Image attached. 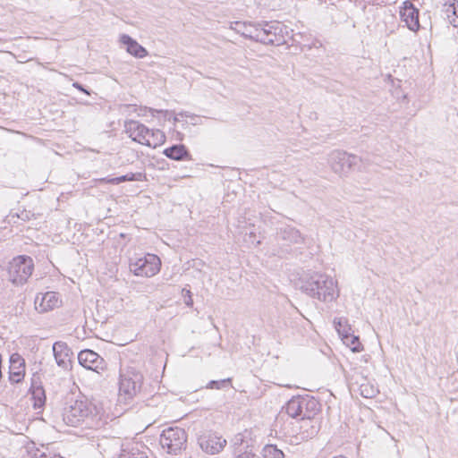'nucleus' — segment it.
<instances>
[{
	"mask_svg": "<svg viewBox=\"0 0 458 458\" xmlns=\"http://www.w3.org/2000/svg\"><path fill=\"white\" fill-rule=\"evenodd\" d=\"M232 378H225L220 380H210L206 388L208 389H224L231 386Z\"/></svg>",
	"mask_w": 458,
	"mask_h": 458,
	"instance_id": "c85d7f7f",
	"label": "nucleus"
},
{
	"mask_svg": "<svg viewBox=\"0 0 458 458\" xmlns=\"http://www.w3.org/2000/svg\"><path fill=\"white\" fill-rule=\"evenodd\" d=\"M257 26L258 42L262 44L281 46L286 43L287 38H290L288 28L280 21H258Z\"/></svg>",
	"mask_w": 458,
	"mask_h": 458,
	"instance_id": "39448f33",
	"label": "nucleus"
},
{
	"mask_svg": "<svg viewBox=\"0 0 458 458\" xmlns=\"http://www.w3.org/2000/svg\"><path fill=\"white\" fill-rule=\"evenodd\" d=\"M160 267V259L150 253L140 258H131L129 262L130 271L137 276H154L159 272Z\"/></svg>",
	"mask_w": 458,
	"mask_h": 458,
	"instance_id": "6e6552de",
	"label": "nucleus"
},
{
	"mask_svg": "<svg viewBox=\"0 0 458 458\" xmlns=\"http://www.w3.org/2000/svg\"><path fill=\"white\" fill-rule=\"evenodd\" d=\"M16 216L17 218L22 220V221H29L31 219V217L34 216V214L30 211L22 210L21 213H16L15 215H13L12 217L13 218Z\"/></svg>",
	"mask_w": 458,
	"mask_h": 458,
	"instance_id": "c9c22d12",
	"label": "nucleus"
},
{
	"mask_svg": "<svg viewBox=\"0 0 458 458\" xmlns=\"http://www.w3.org/2000/svg\"><path fill=\"white\" fill-rule=\"evenodd\" d=\"M34 271L33 259L28 255L14 257L8 265V280L15 286H21L28 282Z\"/></svg>",
	"mask_w": 458,
	"mask_h": 458,
	"instance_id": "423d86ee",
	"label": "nucleus"
},
{
	"mask_svg": "<svg viewBox=\"0 0 458 458\" xmlns=\"http://www.w3.org/2000/svg\"><path fill=\"white\" fill-rule=\"evenodd\" d=\"M29 454L32 458H48L50 451L48 447L42 445V448H30Z\"/></svg>",
	"mask_w": 458,
	"mask_h": 458,
	"instance_id": "7c9ffc66",
	"label": "nucleus"
},
{
	"mask_svg": "<svg viewBox=\"0 0 458 458\" xmlns=\"http://www.w3.org/2000/svg\"><path fill=\"white\" fill-rule=\"evenodd\" d=\"M178 115L186 116V117L190 116L187 112H181L178 114ZM172 121L174 122V123L179 122V118H178L177 114H174V111H173V114H172Z\"/></svg>",
	"mask_w": 458,
	"mask_h": 458,
	"instance_id": "ea45409f",
	"label": "nucleus"
},
{
	"mask_svg": "<svg viewBox=\"0 0 458 458\" xmlns=\"http://www.w3.org/2000/svg\"><path fill=\"white\" fill-rule=\"evenodd\" d=\"M285 412L292 418L302 420L305 417L318 415L320 403L309 394L293 396L284 406Z\"/></svg>",
	"mask_w": 458,
	"mask_h": 458,
	"instance_id": "20e7f679",
	"label": "nucleus"
},
{
	"mask_svg": "<svg viewBox=\"0 0 458 458\" xmlns=\"http://www.w3.org/2000/svg\"><path fill=\"white\" fill-rule=\"evenodd\" d=\"M100 181L101 182H105L106 183H110V184H119V183H121L120 176H118V177H106V178L100 179Z\"/></svg>",
	"mask_w": 458,
	"mask_h": 458,
	"instance_id": "4c0bfd02",
	"label": "nucleus"
},
{
	"mask_svg": "<svg viewBox=\"0 0 458 458\" xmlns=\"http://www.w3.org/2000/svg\"><path fill=\"white\" fill-rule=\"evenodd\" d=\"M148 110H149L150 114H152V116H156L157 114H162V116L165 120H168V121L172 120L173 111L155 109V108H149Z\"/></svg>",
	"mask_w": 458,
	"mask_h": 458,
	"instance_id": "72a5a7b5",
	"label": "nucleus"
},
{
	"mask_svg": "<svg viewBox=\"0 0 458 458\" xmlns=\"http://www.w3.org/2000/svg\"><path fill=\"white\" fill-rule=\"evenodd\" d=\"M163 155L174 161H191L192 156L188 148L182 143L174 144L163 150Z\"/></svg>",
	"mask_w": 458,
	"mask_h": 458,
	"instance_id": "6ab92c4d",
	"label": "nucleus"
},
{
	"mask_svg": "<svg viewBox=\"0 0 458 458\" xmlns=\"http://www.w3.org/2000/svg\"><path fill=\"white\" fill-rule=\"evenodd\" d=\"M233 441L234 446L233 453L237 448H242V450L246 449V445H243V437L241 434L235 436Z\"/></svg>",
	"mask_w": 458,
	"mask_h": 458,
	"instance_id": "e433bc0d",
	"label": "nucleus"
},
{
	"mask_svg": "<svg viewBox=\"0 0 458 458\" xmlns=\"http://www.w3.org/2000/svg\"><path fill=\"white\" fill-rule=\"evenodd\" d=\"M145 145L150 148H157L165 141V133L158 129H148Z\"/></svg>",
	"mask_w": 458,
	"mask_h": 458,
	"instance_id": "4be33fe9",
	"label": "nucleus"
},
{
	"mask_svg": "<svg viewBox=\"0 0 458 458\" xmlns=\"http://www.w3.org/2000/svg\"><path fill=\"white\" fill-rule=\"evenodd\" d=\"M299 431L293 436L296 443L307 441L315 437L321 427V420L318 415L305 417L299 420Z\"/></svg>",
	"mask_w": 458,
	"mask_h": 458,
	"instance_id": "9b49d317",
	"label": "nucleus"
},
{
	"mask_svg": "<svg viewBox=\"0 0 458 458\" xmlns=\"http://www.w3.org/2000/svg\"><path fill=\"white\" fill-rule=\"evenodd\" d=\"M120 42L126 47L127 52L136 58H144L148 54L144 47L127 34L120 36Z\"/></svg>",
	"mask_w": 458,
	"mask_h": 458,
	"instance_id": "412c9836",
	"label": "nucleus"
},
{
	"mask_svg": "<svg viewBox=\"0 0 458 458\" xmlns=\"http://www.w3.org/2000/svg\"><path fill=\"white\" fill-rule=\"evenodd\" d=\"M263 458H284V454L276 445H266L261 451Z\"/></svg>",
	"mask_w": 458,
	"mask_h": 458,
	"instance_id": "393cba45",
	"label": "nucleus"
},
{
	"mask_svg": "<svg viewBox=\"0 0 458 458\" xmlns=\"http://www.w3.org/2000/svg\"><path fill=\"white\" fill-rule=\"evenodd\" d=\"M78 361L86 369L93 370L97 373L106 369V360L96 352L90 349H84L78 353Z\"/></svg>",
	"mask_w": 458,
	"mask_h": 458,
	"instance_id": "ddd939ff",
	"label": "nucleus"
},
{
	"mask_svg": "<svg viewBox=\"0 0 458 458\" xmlns=\"http://www.w3.org/2000/svg\"><path fill=\"white\" fill-rule=\"evenodd\" d=\"M334 325L341 338L344 337V335H347L352 331L347 319L344 318H335Z\"/></svg>",
	"mask_w": 458,
	"mask_h": 458,
	"instance_id": "bb28decb",
	"label": "nucleus"
},
{
	"mask_svg": "<svg viewBox=\"0 0 458 458\" xmlns=\"http://www.w3.org/2000/svg\"><path fill=\"white\" fill-rule=\"evenodd\" d=\"M72 86L77 89L78 90L85 93L86 95H90V92L89 89H87L80 82H73Z\"/></svg>",
	"mask_w": 458,
	"mask_h": 458,
	"instance_id": "58836bf2",
	"label": "nucleus"
},
{
	"mask_svg": "<svg viewBox=\"0 0 458 458\" xmlns=\"http://www.w3.org/2000/svg\"><path fill=\"white\" fill-rule=\"evenodd\" d=\"M142 382V374L133 369L122 372L119 379L120 396L131 400L140 391Z\"/></svg>",
	"mask_w": 458,
	"mask_h": 458,
	"instance_id": "1a4fd4ad",
	"label": "nucleus"
},
{
	"mask_svg": "<svg viewBox=\"0 0 458 458\" xmlns=\"http://www.w3.org/2000/svg\"><path fill=\"white\" fill-rule=\"evenodd\" d=\"M336 283L329 276L318 272H307L300 277V290L312 299L331 302L338 296Z\"/></svg>",
	"mask_w": 458,
	"mask_h": 458,
	"instance_id": "f257e3e1",
	"label": "nucleus"
},
{
	"mask_svg": "<svg viewBox=\"0 0 458 458\" xmlns=\"http://www.w3.org/2000/svg\"><path fill=\"white\" fill-rule=\"evenodd\" d=\"M146 179L144 173H128L124 175L120 176L121 182H142Z\"/></svg>",
	"mask_w": 458,
	"mask_h": 458,
	"instance_id": "c756f323",
	"label": "nucleus"
},
{
	"mask_svg": "<svg viewBox=\"0 0 458 458\" xmlns=\"http://www.w3.org/2000/svg\"><path fill=\"white\" fill-rule=\"evenodd\" d=\"M120 109H121V110H123V109H124V110H129V111H131V109H132L133 111H135V110H136V108H135V106H134V105H123V106H121Z\"/></svg>",
	"mask_w": 458,
	"mask_h": 458,
	"instance_id": "a19ab883",
	"label": "nucleus"
},
{
	"mask_svg": "<svg viewBox=\"0 0 458 458\" xmlns=\"http://www.w3.org/2000/svg\"><path fill=\"white\" fill-rule=\"evenodd\" d=\"M419 9L410 1H405L400 10V16L411 31H418L420 28L419 21Z\"/></svg>",
	"mask_w": 458,
	"mask_h": 458,
	"instance_id": "dca6fc26",
	"label": "nucleus"
},
{
	"mask_svg": "<svg viewBox=\"0 0 458 458\" xmlns=\"http://www.w3.org/2000/svg\"><path fill=\"white\" fill-rule=\"evenodd\" d=\"M378 393V389L369 382H365L360 386V394L364 398H373Z\"/></svg>",
	"mask_w": 458,
	"mask_h": 458,
	"instance_id": "a878e982",
	"label": "nucleus"
},
{
	"mask_svg": "<svg viewBox=\"0 0 458 458\" xmlns=\"http://www.w3.org/2000/svg\"><path fill=\"white\" fill-rule=\"evenodd\" d=\"M182 293L184 304L187 307H192L193 306V299H192V293H191V290L183 288L182 290Z\"/></svg>",
	"mask_w": 458,
	"mask_h": 458,
	"instance_id": "f704fd0d",
	"label": "nucleus"
},
{
	"mask_svg": "<svg viewBox=\"0 0 458 458\" xmlns=\"http://www.w3.org/2000/svg\"><path fill=\"white\" fill-rule=\"evenodd\" d=\"M201 450L209 454H218L226 445V440L212 431H204L198 436Z\"/></svg>",
	"mask_w": 458,
	"mask_h": 458,
	"instance_id": "f8f14e48",
	"label": "nucleus"
},
{
	"mask_svg": "<svg viewBox=\"0 0 458 458\" xmlns=\"http://www.w3.org/2000/svg\"><path fill=\"white\" fill-rule=\"evenodd\" d=\"M446 13H452V16L448 14L449 21L454 27H458V1L454 0L447 7Z\"/></svg>",
	"mask_w": 458,
	"mask_h": 458,
	"instance_id": "cd10ccee",
	"label": "nucleus"
},
{
	"mask_svg": "<svg viewBox=\"0 0 458 458\" xmlns=\"http://www.w3.org/2000/svg\"><path fill=\"white\" fill-rule=\"evenodd\" d=\"M125 131L129 134V137L140 144L145 145L147 134H148V128L143 123L130 120L124 123Z\"/></svg>",
	"mask_w": 458,
	"mask_h": 458,
	"instance_id": "a211bd4d",
	"label": "nucleus"
},
{
	"mask_svg": "<svg viewBox=\"0 0 458 458\" xmlns=\"http://www.w3.org/2000/svg\"><path fill=\"white\" fill-rule=\"evenodd\" d=\"M237 25H242V35L246 38H250L251 40L258 42L259 38V26H257V22H236Z\"/></svg>",
	"mask_w": 458,
	"mask_h": 458,
	"instance_id": "5701e85b",
	"label": "nucleus"
},
{
	"mask_svg": "<svg viewBox=\"0 0 458 458\" xmlns=\"http://www.w3.org/2000/svg\"><path fill=\"white\" fill-rule=\"evenodd\" d=\"M9 380L12 384L21 383L25 376V360L19 353L10 356Z\"/></svg>",
	"mask_w": 458,
	"mask_h": 458,
	"instance_id": "f3484780",
	"label": "nucleus"
},
{
	"mask_svg": "<svg viewBox=\"0 0 458 458\" xmlns=\"http://www.w3.org/2000/svg\"><path fill=\"white\" fill-rule=\"evenodd\" d=\"M35 309L38 313H46L62 304L59 299V293L56 292H47L45 293H38L35 301Z\"/></svg>",
	"mask_w": 458,
	"mask_h": 458,
	"instance_id": "4468645a",
	"label": "nucleus"
},
{
	"mask_svg": "<svg viewBox=\"0 0 458 458\" xmlns=\"http://www.w3.org/2000/svg\"><path fill=\"white\" fill-rule=\"evenodd\" d=\"M119 458H148L144 452L138 449H131V451L123 450Z\"/></svg>",
	"mask_w": 458,
	"mask_h": 458,
	"instance_id": "473e14b6",
	"label": "nucleus"
},
{
	"mask_svg": "<svg viewBox=\"0 0 458 458\" xmlns=\"http://www.w3.org/2000/svg\"><path fill=\"white\" fill-rule=\"evenodd\" d=\"M234 458H259L258 455H256L251 449H250V446L246 445V449L242 450V448L235 449L234 452Z\"/></svg>",
	"mask_w": 458,
	"mask_h": 458,
	"instance_id": "2f4dec72",
	"label": "nucleus"
},
{
	"mask_svg": "<svg viewBox=\"0 0 458 458\" xmlns=\"http://www.w3.org/2000/svg\"><path fill=\"white\" fill-rule=\"evenodd\" d=\"M361 159L342 150H334L329 155L328 162L335 174H344L354 169Z\"/></svg>",
	"mask_w": 458,
	"mask_h": 458,
	"instance_id": "9d476101",
	"label": "nucleus"
},
{
	"mask_svg": "<svg viewBox=\"0 0 458 458\" xmlns=\"http://www.w3.org/2000/svg\"><path fill=\"white\" fill-rule=\"evenodd\" d=\"M187 437V433L183 428L169 427L162 431L159 444L167 454L176 455L186 448Z\"/></svg>",
	"mask_w": 458,
	"mask_h": 458,
	"instance_id": "0eeeda50",
	"label": "nucleus"
},
{
	"mask_svg": "<svg viewBox=\"0 0 458 458\" xmlns=\"http://www.w3.org/2000/svg\"><path fill=\"white\" fill-rule=\"evenodd\" d=\"M29 393L31 394L34 409H40L45 405L47 399L46 393L39 377H33L31 378Z\"/></svg>",
	"mask_w": 458,
	"mask_h": 458,
	"instance_id": "aec40b11",
	"label": "nucleus"
},
{
	"mask_svg": "<svg viewBox=\"0 0 458 458\" xmlns=\"http://www.w3.org/2000/svg\"><path fill=\"white\" fill-rule=\"evenodd\" d=\"M53 354L58 367L65 370L72 369V357L73 353L66 343L62 341L54 343Z\"/></svg>",
	"mask_w": 458,
	"mask_h": 458,
	"instance_id": "2eb2a0df",
	"label": "nucleus"
},
{
	"mask_svg": "<svg viewBox=\"0 0 458 458\" xmlns=\"http://www.w3.org/2000/svg\"><path fill=\"white\" fill-rule=\"evenodd\" d=\"M276 241L277 247L274 250V254L279 258H298L302 254L305 238L294 226L284 225L278 227Z\"/></svg>",
	"mask_w": 458,
	"mask_h": 458,
	"instance_id": "7ed1b4c3",
	"label": "nucleus"
},
{
	"mask_svg": "<svg viewBox=\"0 0 458 458\" xmlns=\"http://www.w3.org/2000/svg\"><path fill=\"white\" fill-rule=\"evenodd\" d=\"M342 340L344 344L350 347V349L354 352H359L362 350V344L360 342L359 336L354 335L351 332L347 335H344Z\"/></svg>",
	"mask_w": 458,
	"mask_h": 458,
	"instance_id": "b1692460",
	"label": "nucleus"
},
{
	"mask_svg": "<svg viewBox=\"0 0 458 458\" xmlns=\"http://www.w3.org/2000/svg\"><path fill=\"white\" fill-rule=\"evenodd\" d=\"M183 137H184L183 133H182L180 131H176V140H177L182 141L183 140Z\"/></svg>",
	"mask_w": 458,
	"mask_h": 458,
	"instance_id": "79ce46f5",
	"label": "nucleus"
},
{
	"mask_svg": "<svg viewBox=\"0 0 458 458\" xmlns=\"http://www.w3.org/2000/svg\"><path fill=\"white\" fill-rule=\"evenodd\" d=\"M63 420L68 426L77 427L81 422L87 421L88 427L99 425L100 409L83 397L73 399L71 397L65 403L63 409Z\"/></svg>",
	"mask_w": 458,
	"mask_h": 458,
	"instance_id": "f03ea898",
	"label": "nucleus"
}]
</instances>
